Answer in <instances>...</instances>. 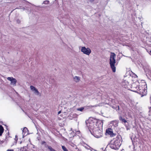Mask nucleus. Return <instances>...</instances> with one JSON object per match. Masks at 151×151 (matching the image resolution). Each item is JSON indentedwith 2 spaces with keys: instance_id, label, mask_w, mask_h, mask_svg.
<instances>
[{
  "instance_id": "obj_1",
  "label": "nucleus",
  "mask_w": 151,
  "mask_h": 151,
  "mask_svg": "<svg viewBox=\"0 0 151 151\" xmlns=\"http://www.w3.org/2000/svg\"><path fill=\"white\" fill-rule=\"evenodd\" d=\"M86 124L91 133L94 131L98 128L102 127L103 122L100 120H98L95 118L89 119L86 121Z\"/></svg>"
},
{
  "instance_id": "obj_2",
  "label": "nucleus",
  "mask_w": 151,
  "mask_h": 151,
  "mask_svg": "<svg viewBox=\"0 0 151 151\" xmlns=\"http://www.w3.org/2000/svg\"><path fill=\"white\" fill-rule=\"evenodd\" d=\"M115 57V54L113 52H111L109 64L113 72H116V67L115 66V64L116 63Z\"/></svg>"
},
{
  "instance_id": "obj_3",
  "label": "nucleus",
  "mask_w": 151,
  "mask_h": 151,
  "mask_svg": "<svg viewBox=\"0 0 151 151\" xmlns=\"http://www.w3.org/2000/svg\"><path fill=\"white\" fill-rule=\"evenodd\" d=\"M147 87L146 85L144 83V85H139V87L137 90L134 91L137 92L138 93L142 95V96L145 95L147 94V91L145 88Z\"/></svg>"
},
{
  "instance_id": "obj_4",
  "label": "nucleus",
  "mask_w": 151,
  "mask_h": 151,
  "mask_svg": "<svg viewBox=\"0 0 151 151\" xmlns=\"http://www.w3.org/2000/svg\"><path fill=\"white\" fill-rule=\"evenodd\" d=\"M121 145L120 140L116 139L111 141L109 145L111 148L115 150H117L119 148Z\"/></svg>"
},
{
  "instance_id": "obj_5",
  "label": "nucleus",
  "mask_w": 151,
  "mask_h": 151,
  "mask_svg": "<svg viewBox=\"0 0 151 151\" xmlns=\"http://www.w3.org/2000/svg\"><path fill=\"white\" fill-rule=\"evenodd\" d=\"M91 134L97 138H99L102 137L103 135L102 127L98 128L94 131L91 132Z\"/></svg>"
},
{
  "instance_id": "obj_6",
  "label": "nucleus",
  "mask_w": 151,
  "mask_h": 151,
  "mask_svg": "<svg viewBox=\"0 0 151 151\" xmlns=\"http://www.w3.org/2000/svg\"><path fill=\"white\" fill-rule=\"evenodd\" d=\"M81 51L84 54L87 55H89L91 52V50L89 48H86L85 47H82Z\"/></svg>"
},
{
  "instance_id": "obj_7",
  "label": "nucleus",
  "mask_w": 151,
  "mask_h": 151,
  "mask_svg": "<svg viewBox=\"0 0 151 151\" xmlns=\"http://www.w3.org/2000/svg\"><path fill=\"white\" fill-rule=\"evenodd\" d=\"M30 88L31 90L34 92V93L37 96H41V93L38 91L37 89L34 86H30Z\"/></svg>"
},
{
  "instance_id": "obj_8",
  "label": "nucleus",
  "mask_w": 151,
  "mask_h": 151,
  "mask_svg": "<svg viewBox=\"0 0 151 151\" xmlns=\"http://www.w3.org/2000/svg\"><path fill=\"white\" fill-rule=\"evenodd\" d=\"M7 79L11 81V84L15 86L17 82V80L13 77H8Z\"/></svg>"
},
{
  "instance_id": "obj_9",
  "label": "nucleus",
  "mask_w": 151,
  "mask_h": 151,
  "mask_svg": "<svg viewBox=\"0 0 151 151\" xmlns=\"http://www.w3.org/2000/svg\"><path fill=\"white\" fill-rule=\"evenodd\" d=\"M122 86L124 88H128V86L129 85V83L126 80H123L122 82Z\"/></svg>"
},
{
  "instance_id": "obj_10",
  "label": "nucleus",
  "mask_w": 151,
  "mask_h": 151,
  "mask_svg": "<svg viewBox=\"0 0 151 151\" xmlns=\"http://www.w3.org/2000/svg\"><path fill=\"white\" fill-rule=\"evenodd\" d=\"M80 77L77 76H75L73 78L74 81L76 82H78L80 80Z\"/></svg>"
},
{
  "instance_id": "obj_11",
  "label": "nucleus",
  "mask_w": 151,
  "mask_h": 151,
  "mask_svg": "<svg viewBox=\"0 0 151 151\" xmlns=\"http://www.w3.org/2000/svg\"><path fill=\"white\" fill-rule=\"evenodd\" d=\"M106 132L108 133L109 134L112 136L114 135V134L112 131H111V129H109L108 130H106Z\"/></svg>"
},
{
  "instance_id": "obj_12",
  "label": "nucleus",
  "mask_w": 151,
  "mask_h": 151,
  "mask_svg": "<svg viewBox=\"0 0 151 151\" xmlns=\"http://www.w3.org/2000/svg\"><path fill=\"white\" fill-rule=\"evenodd\" d=\"M138 83H133L132 85V88H133L134 89H135H135H137L138 88V84H137Z\"/></svg>"
},
{
  "instance_id": "obj_13",
  "label": "nucleus",
  "mask_w": 151,
  "mask_h": 151,
  "mask_svg": "<svg viewBox=\"0 0 151 151\" xmlns=\"http://www.w3.org/2000/svg\"><path fill=\"white\" fill-rule=\"evenodd\" d=\"M45 147L47 148L50 151H55V150L51 146H48L46 144H45Z\"/></svg>"
},
{
  "instance_id": "obj_14",
  "label": "nucleus",
  "mask_w": 151,
  "mask_h": 151,
  "mask_svg": "<svg viewBox=\"0 0 151 151\" xmlns=\"http://www.w3.org/2000/svg\"><path fill=\"white\" fill-rule=\"evenodd\" d=\"M4 131L3 127L1 125H0V136H1L3 133Z\"/></svg>"
},
{
  "instance_id": "obj_15",
  "label": "nucleus",
  "mask_w": 151,
  "mask_h": 151,
  "mask_svg": "<svg viewBox=\"0 0 151 151\" xmlns=\"http://www.w3.org/2000/svg\"><path fill=\"white\" fill-rule=\"evenodd\" d=\"M119 120L121 121L122 122H124V123L127 122V121L124 118H123L122 116H120L119 118Z\"/></svg>"
},
{
  "instance_id": "obj_16",
  "label": "nucleus",
  "mask_w": 151,
  "mask_h": 151,
  "mask_svg": "<svg viewBox=\"0 0 151 151\" xmlns=\"http://www.w3.org/2000/svg\"><path fill=\"white\" fill-rule=\"evenodd\" d=\"M84 108L83 107H81L80 108H77V110L78 111H83Z\"/></svg>"
},
{
  "instance_id": "obj_17",
  "label": "nucleus",
  "mask_w": 151,
  "mask_h": 151,
  "mask_svg": "<svg viewBox=\"0 0 151 151\" xmlns=\"http://www.w3.org/2000/svg\"><path fill=\"white\" fill-rule=\"evenodd\" d=\"M27 130V128L26 127H24L22 131V135H23V137L24 136V131H26Z\"/></svg>"
},
{
  "instance_id": "obj_18",
  "label": "nucleus",
  "mask_w": 151,
  "mask_h": 151,
  "mask_svg": "<svg viewBox=\"0 0 151 151\" xmlns=\"http://www.w3.org/2000/svg\"><path fill=\"white\" fill-rule=\"evenodd\" d=\"M62 147L64 151H68L66 148L64 146H62Z\"/></svg>"
},
{
  "instance_id": "obj_19",
  "label": "nucleus",
  "mask_w": 151,
  "mask_h": 151,
  "mask_svg": "<svg viewBox=\"0 0 151 151\" xmlns=\"http://www.w3.org/2000/svg\"><path fill=\"white\" fill-rule=\"evenodd\" d=\"M17 9H22L24 10L25 9V8L23 6H19Z\"/></svg>"
},
{
  "instance_id": "obj_20",
  "label": "nucleus",
  "mask_w": 151,
  "mask_h": 151,
  "mask_svg": "<svg viewBox=\"0 0 151 151\" xmlns=\"http://www.w3.org/2000/svg\"><path fill=\"white\" fill-rule=\"evenodd\" d=\"M49 3V1L47 0V1H44L43 2V4H48Z\"/></svg>"
},
{
  "instance_id": "obj_21",
  "label": "nucleus",
  "mask_w": 151,
  "mask_h": 151,
  "mask_svg": "<svg viewBox=\"0 0 151 151\" xmlns=\"http://www.w3.org/2000/svg\"><path fill=\"white\" fill-rule=\"evenodd\" d=\"M17 23L19 24L20 23L21 21L19 19H17Z\"/></svg>"
},
{
  "instance_id": "obj_22",
  "label": "nucleus",
  "mask_w": 151,
  "mask_h": 151,
  "mask_svg": "<svg viewBox=\"0 0 151 151\" xmlns=\"http://www.w3.org/2000/svg\"><path fill=\"white\" fill-rule=\"evenodd\" d=\"M44 144H46V142L45 141H42V145Z\"/></svg>"
},
{
  "instance_id": "obj_23",
  "label": "nucleus",
  "mask_w": 151,
  "mask_h": 151,
  "mask_svg": "<svg viewBox=\"0 0 151 151\" xmlns=\"http://www.w3.org/2000/svg\"><path fill=\"white\" fill-rule=\"evenodd\" d=\"M6 151H14L12 150H8Z\"/></svg>"
},
{
  "instance_id": "obj_24",
  "label": "nucleus",
  "mask_w": 151,
  "mask_h": 151,
  "mask_svg": "<svg viewBox=\"0 0 151 151\" xmlns=\"http://www.w3.org/2000/svg\"><path fill=\"white\" fill-rule=\"evenodd\" d=\"M91 2H93V1H94V0H88Z\"/></svg>"
},
{
  "instance_id": "obj_25",
  "label": "nucleus",
  "mask_w": 151,
  "mask_h": 151,
  "mask_svg": "<svg viewBox=\"0 0 151 151\" xmlns=\"http://www.w3.org/2000/svg\"><path fill=\"white\" fill-rule=\"evenodd\" d=\"M15 138L17 139V140L18 139L17 136H15Z\"/></svg>"
},
{
  "instance_id": "obj_26",
  "label": "nucleus",
  "mask_w": 151,
  "mask_h": 151,
  "mask_svg": "<svg viewBox=\"0 0 151 151\" xmlns=\"http://www.w3.org/2000/svg\"><path fill=\"white\" fill-rule=\"evenodd\" d=\"M61 113V111H60L58 112V114H59Z\"/></svg>"
},
{
  "instance_id": "obj_27",
  "label": "nucleus",
  "mask_w": 151,
  "mask_h": 151,
  "mask_svg": "<svg viewBox=\"0 0 151 151\" xmlns=\"http://www.w3.org/2000/svg\"><path fill=\"white\" fill-rule=\"evenodd\" d=\"M149 54L150 55H151V50H150V53H149Z\"/></svg>"
},
{
  "instance_id": "obj_28",
  "label": "nucleus",
  "mask_w": 151,
  "mask_h": 151,
  "mask_svg": "<svg viewBox=\"0 0 151 151\" xmlns=\"http://www.w3.org/2000/svg\"><path fill=\"white\" fill-rule=\"evenodd\" d=\"M118 109L119 110V106H118Z\"/></svg>"
},
{
  "instance_id": "obj_29",
  "label": "nucleus",
  "mask_w": 151,
  "mask_h": 151,
  "mask_svg": "<svg viewBox=\"0 0 151 151\" xmlns=\"http://www.w3.org/2000/svg\"><path fill=\"white\" fill-rule=\"evenodd\" d=\"M112 107L114 109H115V107L114 106H112Z\"/></svg>"
},
{
  "instance_id": "obj_30",
  "label": "nucleus",
  "mask_w": 151,
  "mask_h": 151,
  "mask_svg": "<svg viewBox=\"0 0 151 151\" xmlns=\"http://www.w3.org/2000/svg\"><path fill=\"white\" fill-rule=\"evenodd\" d=\"M114 122V121H112V122H111V124L112 122Z\"/></svg>"
},
{
  "instance_id": "obj_31",
  "label": "nucleus",
  "mask_w": 151,
  "mask_h": 151,
  "mask_svg": "<svg viewBox=\"0 0 151 151\" xmlns=\"http://www.w3.org/2000/svg\"><path fill=\"white\" fill-rule=\"evenodd\" d=\"M73 115H76V114H73Z\"/></svg>"
},
{
  "instance_id": "obj_32",
  "label": "nucleus",
  "mask_w": 151,
  "mask_h": 151,
  "mask_svg": "<svg viewBox=\"0 0 151 151\" xmlns=\"http://www.w3.org/2000/svg\"><path fill=\"white\" fill-rule=\"evenodd\" d=\"M5 126L7 127V126H6V125H5Z\"/></svg>"
},
{
  "instance_id": "obj_33",
  "label": "nucleus",
  "mask_w": 151,
  "mask_h": 151,
  "mask_svg": "<svg viewBox=\"0 0 151 151\" xmlns=\"http://www.w3.org/2000/svg\"><path fill=\"white\" fill-rule=\"evenodd\" d=\"M24 136H25V135H24Z\"/></svg>"
}]
</instances>
